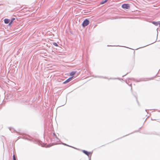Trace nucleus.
<instances>
[{"instance_id": "f03ea898", "label": "nucleus", "mask_w": 160, "mask_h": 160, "mask_svg": "<svg viewBox=\"0 0 160 160\" xmlns=\"http://www.w3.org/2000/svg\"><path fill=\"white\" fill-rule=\"evenodd\" d=\"M122 7L123 8L128 9L130 8V6L128 4H124L122 5Z\"/></svg>"}, {"instance_id": "a211bd4d", "label": "nucleus", "mask_w": 160, "mask_h": 160, "mask_svg": "<svg viewBox=\"0 0 160 160\" xmlns=\"http://www.w3.org/2000/svg\"><path fill=\"white\" fill-rule=\"evenodd\" d=\"M66 101L64 103V104H63V105H62V106L66 104Z\"/></svg>"}, {"instance_id": "9d476101", "label": "nucleus", "mask_w": 160, "mask_h": 160, "mask_svg": "<svg viewBox=\"0 0 160 160\" xmlns=\"http://www.w3.org/2000/svg\"><path fill=\"white\" fill-rule=\"evenodd\" d=\"M62 144L63 145H66V146H68L69 147H72V148H75V149H77V148H75L74 147H72V146H69L68 145H67V144H65V143H62Z\"/></svg>"}, {"instance_id": "20e7f679", "label": "nucleus", "mask_w": 160, "mask_h": 160, "mask_svg": "<svg viewBox=\"0 0 160 160\" xmlns=\"http://www.w3.org/2000/svg\"><path fill=\"white\" fill-rule=\"evenodd\" d=\"M73 77H71L69 78L68 79H67L65 81H64L63 83L64 84H66V83H67L69 82L70 81H71Z\"/></svg>"}, {"instance_id": "f8f14e48", "label": "nucleus", "mask_w": 160, "mask_h": 160, "mask_svg": "<svg viewBox=\"0 0 160 160\" xmlns=\"http://www.w3.org/2000/svg\"><path fill=\"white\" fill-rule=\"evenodd\" d=\"M108 0H105L104 1H102V2H101L100 4H103L104 3H106V2H107L108 1Z\"/></svg>"}, {"instance_id": "dca6fc26", "label": "nucleus", "mask_w": 160, "mask_h": 160, "mask_svg": "<svg viewBox=\"0 0 160 160\" xmlns=\"http://www.w3.org/2000/svg\"><path fill=\"white\" fill-rule=\"evenodd\" d=\"M53 136L54 137V138H56V137H57V135L55 133L53 132Z\"/></svg>"}, {"instance_id": "f257e3e1", "label": "nucleus", "mask_w": 160, "mask_h": 160, "mask_svg": "<svg viewBox=\"0 0 160 160\" xmlns=\"http://www.w3.org/2000/svg\"><path fill=\"white\" fill-rule=\"evenodd\" d=\"M89 21L87 19H85L82 23V26L83 27L87 26L89 24Z\"/></svg>"}, {"instance_id": "1a4fd4ad", "label": "nucleus", "mask_w": 160, "mask_h": 160, "mask_svg": "<svg viewBox=\"0 0 160 160\" xmlns=\"http://www.w3.org/2000/svg\"><path fill=\"white\" fill-rule=\"evenodd\" d=\"M57 144L56 143H52V145H51L50 144L48 145L46 147H50L52 145H56Z\"/></svg>"}, {"instance_id": "6e6552de", "label": "nucleus", "mask_w": 160, "mask_h": 160, "mask_svg": "<svg viewBox=\"0 0 160 160\" xmlns=\"http://www.w3.org/2000/svg\"><path fill=\"white\" fill-rule=\"evenodd\" d=\"M76 22L77 23H78V22L79 23L80 22V18H78L76 19Z\"/></svg>"}, {"instance_id": "7ed1b4c3", "label": "nucleus", "mask_w": 160, "mask_h": 160, "mask_svg": "<svg viewBox=\"0 0 160 160\" xmlns=\"http://www.w3.org/2000/svg\"><path fill=\"white\" fill-rule=\"evenodd\" d=\"M50 139H51V142H52L53 141H56L57 142H58L59 141V139L56 137V138H50Z\"/></svg>"}, {"instance_id": "ddd939ff", "label": "nucleus", "mask_w": 160, "mask_h": 160, "mask_svg": "<svg viewBox=\"0 0 160 160\" xmlns=\"http://www.w3.org/2000/svg\"><path fill=\"white\" fill-rule=\"evenodd\" d=\"M75 73L74 72H72L70 73V75L71 76H72L75 74Z\"/></svg>"}, {"instance_id": "9b49d317", "label": "nucleus", "mask_w": 160, "mask_h": 160, "mask_svg": "<svg viewBox=\"0 0 160 160\" xmlns=\"http://www.w3.org/2000/svg\"><path fill=\"white\" fill-rule=\"evenodd\" d=\"M152 23H153V24H154V25H156V26H157L158 25V23L157 22H152Z\"/></svg>"}, {"instance_id": "39448f33", "label": "nucleus", "mask_w": 160, "mask_h": 160, "mask_svg": "<svg viewBox=\"0 0 160 160\" xmlns=\"http://www.w3.org/2000/svg\"><path fill=\"white\" fill-rule=\"evenodd\" d=\"M15 20V18H12L11 21H10V22H9V23L8 25L9 26H11L13 22Z\"/></svg>"}, {"instance_id": "f3484780", "label": "nucleus", "mask_w": 160, "mask_h": 160, "mask_svg": "<svg viewBox=\"0 0 160 160\" xmlns=\"http://www.w3.org/2000/svg\"><path fill=\"white\" fill-rule=\"evenodd\" d=\"M13 160H16L15 155H13Z\"/></svg>"}, {"instance_id": "423d86ee", "label": "nucleus", "mask_w": 160, "mask_h": 160, "mask_svg": "<svg viewBox=\"0 0 160 160\" xmlns=\"http://www.w3.org/2000/svg\"><path fill=\"white\" fill-rule=\"evenodd\" d=\"M82 152L88 156L91 155V154L90 152H88L85 150H83Z\"/></svg>"}, {"instance_id": "2eb2a0df", "label": "nucleus", "mask_w": 160, "mask_h": 160, "mask_svg": "<svg viewBox=\"0 0 160 160\" xmlns=\"http://www.w3.org/2000/svg\"><path fill=\"white\" fill-rule=\"evenodd\" d=\"M42 143V142H41V141H38V142H37V143L39 145H41V143Z\"/></svg>"}, {"instance_id": "4468645a", "label": "nucleus", "mask_w": 160, "mask_h": 160, "mask_svg": "<svg viewBox=\"0 0 160 160\" xmlns=\"http://www.w3.org/2000/svg\"><path fill=\"white\" fill-rule=\"evenodd\" d=\"M52 44H53L56 46H58V44H57V43L55 42H53L52 43Z\"/></svg>"}, {"instance_id": "0eeeda50", "label": "nucleus", "mask_w": 160, "mask_h": 160, "mask_svg": "<svg viewBox=\"0 0 160 160\" xmlns=\"http://www.w3.org/2000/svg\"><path fill=\"white\" fill-rule=\"evenodd\" d=\"M10 20L9 19L5 18L4 20V22L5 24H8L9 23Z\"/></svg>"}]
</instances>
